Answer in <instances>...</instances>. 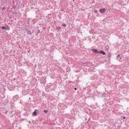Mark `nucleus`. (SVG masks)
<instances>
[{
	"instance_id": "nucleus-1",
	"label": "nucleus",
	"mask_w": 129,
	"mask_h": 129,
	"mask_svg": "<svg viewBox=\"0 0 129 129\" xmlns=\"http://www.w3.org/2000/svg\"><path fill=\"white\" fill-rule=\"evenodd\" d=\"M46 77H42L41 78V80L40 81V82L41 83V84H45V83H46Z\"/></svg>"
},
{
	"instance_id": "nucleus-2",
	"label": "nucleus",
	"mask_w": 129,
	"mask_h": 129,
	"mask_svg": "<svg viewBox=\"0 0 129 129\" xmlns=\"http://www.w3.org/2000/svg\"><path fill=\"white\" fill-rule=\"evenodd\" d=\"M2 29L3 30H8V31H9V30L11 29V28H10V26H8V25H7L6 27H5V26H3V27H2Z\"/></svg>"
},
{
	"instance_id": "nucleus-3",
	"label": "nucleus",
	"mask_w": 129,
	"mask_h": 129,
	"mask_svg": "<svg viewBox=\"0 0 129 129\" xmlns=\"http://www.w3.org/2000/svg\"><path fill=\"white\" fill-rule=\"evenodd\" d=\"M100 13L101 14H104L106 12V9L105 8H102L99 10Z\"/></svg>"
},
{
	"instance_id": "nucleus-4",
	"label": "nucleus",
	"mask_w": 129,
	"mask_h": 129,
	"mask_svg": "<svg viewBox=\"0 0 129 129\" xmlns=\"http://www.w3.org/2000/svg\"><path fill=\"white\" fill-rule=\"evenodd\" d=\"M37 111L38 112V110H35V111L33 112V113L32 114V115H33V116H37Z\"/></svg>"
},
{
	"instance_id": "nucleus-5",
	"label": "nucleus",
	"mask_w": 129,
	"mask_h": 129,
	"mask_svg": "<svg viewBox=\"0 0 129 129\" xmlns=\"http://www.w3.org/2000/svg\"><path fill=\"white\" fill-rule=\"evenodd\" d=\"M92 51L93 52V53H99V51H98V50H97V49H93Z\"/></svg>"
},
{
	"instance_id": "nucleus-6",
	"label": "nucleus",
	"mask_w": 129,
	"mask_h": 129,
	"mask_svg": "<svg viewBox=\"0 0 129 129\" xmlns=\"http://www.w3.org/2000/svg\"><path fill=\"white\" fill-rule=\"evenodd\" d=\"M99 54H102V55H105V52H104L102 50H100L99 51Z\"/></svg>"
},
{
	"instance_id": "nucleus-7",
	"label": "nucleus",
	"mask_w": 129,
	"mask_h": 129,
	"mask_svg": "<svg viewBox=\"0 0 129 129\" xmlns=\"http://www.w3.org/2000/svg\"><path fill=\"white\" fill-rule=\"evenodd\" d=\"M27 34H28L29 35H32V32H31V30H28Z\"/></svg>"
},
{
	"instance_id": "nucleus-8",
	"label": "nucleus",
	"mask_w": 129,
	"mask_h": 129,
	"mask_svg": "<svg viewBox=\"0 0 129 129\" xmlns=\"http://www.w3.org/2000/svg\"><path fill=\"white\" fill-rule=\"evenodd\" d=\"M56 30H57V31H59V30H61V27H57L56 28Z\"/></svg>"
},
{
	"instance_id": "nucleus-9",
	"label": "nucleus",
	"mask_w": 129,
	"mask_h": 129,
	"mask_svg": "<svg viewBox=\"0 0 129 129\" xmlns=\"http://www.w3.org/2000/svg\"><path fill=\"white\" fill-rule=\"evenodd\" d=\"M62 27H63L64 28H65V27H66V24H65V23H63V24H62Z\"/></svg>"
},
{
	"instance_id": "nucleus-10",
	"label": "nucleus",
	"mask_w": 129,
	"mask_h": 129,
	"mask_svg": "<svg viewBox=\"0 0 129 129\" xmlns=\"http://www.w3.org/2000/svg\"><path fill=\"white\" fill-rule=\"evenodd\" d=\"M117 60H118V57H120V55L118 54V55H117Z\"/></svg>"
},
{
	"instance_id": "nucleus-11",
	"label": "nucleus",
	"mask_w": 129,
	"mask_h": 129,
	"mask_svg": "<svg viewBox=\"0 0 129 129\" xmlns=\"http://www.w3.org/2000/svg\"><path fill=\"white\" fill-rule=\"evenodd\" d=\"M44 112H45V113H47V112H48V110H44Z\"/></svg>"
},
{
	"instance_id": "nucleus-12",
	"label": "nucleus",
	"mask_w": 129,
	"mask_h": 129,
	"mask_svg": "<svg viewBox=\"0 0 129 129\" xmlns=\"http://www.w3.org/2000/svg\"><path fill=\"white\" fill-rule=\"evenodd\" d=\"M5 9H6L5 7H3V9H2V11H4V10H5Z\"/></svg>"
},
{
	"instance_id": "nucleus-13",
	"label": "nucleus",
	"mask_w": 129,
	"mask_h": 129,
	"mask_svg": "<svg viewBox=\"0 0 129 129\" xmlns=\"http://www.w3.org/2000/svg\"><path fill=\"white\" fill-rule=\"evenodd\" d=\"M94 13H95V14H96V13H97V10L94 11Z\"/></svg>"
},
{
	"instance_id": "nucleus-14",
	"label": "nucleus",
	"mask_w": 129,
	"mask_h": 129,
	"mask_svg": "<svg viewBox=\"0 0 129 129\" xmlns=\"http://www.w3.org/2000/svg\"><path fill=\"white\" fill-rule=\"evenodd\" d=\"M75 90H77V88H75Z\"/></svg>"
},
{
	"instance_id": "nucleus-15",
	"label": "nucleus",
	"mask_w": 129,
	"mask_h": 129,
	"mask_svg": "<svg viewBox=\"0 0 129 129\" xmlns=\"http://www.w3.org/2000/svg\"><path fill=\"white\" fill-rule=\"evenodd\" d=\"M123 118H124V119H125V117L124 116Z\"/></svg>"
},
{
	"instance_id": "nucleus-16",
	"label": "nucleus",
	"mask_w": 129,
	"mask_h": 129,
	"mask_svg": "<svg viewBox=\"0 0 129 129\" xmlns=\"http://www.w3.org/2000/svg\"><path fill=\"white\" fill-rule=\"evenodd\" d=\"M38 33H40V30H38Z\"/></svg>"
},
{
	"instance_id": "nucleus-17",
	"label": "nucleus",
	"mask_w": 129,
	"mask_h": 129,
	"mask_svg": "<svg viewBox=\"0 0 129 129\" xmlns=\"http://www.w3.org/2000/svg\"><path fill=\"white\" fill-rule=\"evenodd\" d=\"M28 53H30V51L29 50L28 51Z\"/></svg>"
},
{
	"instance_id": "nucleus-18",
	"label": "nucleus",
	"mask_w": 129,
	"mask_h": 129,
	"mask_svg": "<svg viewBox=\"0 0 129 129\" xmlns=\"http://www.w3.org/2000/svg\"><path fill=\"white\" fill-rule=\"evenodd\" d=\"M87 118H86V119H85V120H87Z\"/></svg>"
}]
</instances>
